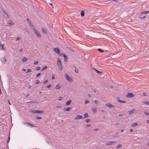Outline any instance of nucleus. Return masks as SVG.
<instances>
[{"label": "nucleus", "mask_w": 149, "mask_h": 149, "mask_svg": "<svg viewBox=\"0 0 149 149\" xmlns=\"http://www.w3.org/2000/svg\"><path fill=\"white\" fill-rule=\"evenodd\" d=\"M117 100L118 101V102H120V103L121 101V100L120 99L119 97H117Z\"/></svg>", "instance_id": "nucleus-39"}, {"label": "nucleus", "mask_w": 149, "mask_h": 149, "mask_svg": "<svg viewBox=\"0 0 149 149\" xmlns=\"http://www.w3.org/2000/svg\"><path fill=\"white\" fill-rule=\"evenodd\" d=\"M143 103L149 105V102L147 101H145L143 102Z\"/></svg>", "instance_id": "nucleus-29"}, {"label": "nucleus", "mask_w": 149, "mask_h": 149, "mask_svg": "<svg viewBox=\"0 0 149 149\" xmlns=\"http://www.w3.org/2000/svg\"><path fill=\"white\" fill-rule=\"evenodd\" d=\"M31 70L30 69H28L27 70L26 73L30 72H31Z\"/></svg>", "instance_id": "nucleus-40"}, {"label": "nucleus", "mask_w": 149, "mask_h": 149, "mask_svg": "<svg viewBox=\"0 0 149 149\" xmlns=\"http://www.w3.org/2000/svg\"><path fill=\"white\" fill-rule=\"evenodd\" d=\"M3 11V13H4V15L5 16L7 17L8 18V15L6 11H5L3 9H2Z\"/></svg>", "instance_id": "nucleus-16"}, {"label": "nucleus", "mask_w": 149, "mask_h": 149, "mask_svg": "<svg viewBox=\"0 0 149 149\" xmlns=\"http://www.w3.org/2000/svg\"><path fill=\"white\" fill-rule=\"evenodd\" d=\"M133 131V130L132 129H131L130 130V132H132Z\"/></svg>", "instance_id": "nucleus-62"}, {"label": "nucleus", "mask_w": 149, "mask_h": 149, "mask_svg": "<svg viewBox=\"0 0 149 149\" xmlns=\"http://www.w3.org/2000/svg\"><path fill=\"white\" fill-rule=\"evenodd\" d=\"M106 105L110 108L114 107V106L112 105L111 104L109 103H106Z\"/></svg>", "instance_id": "nucleus-8"}, {"label": "nucleus", "mask_w": 149, "mask_h": 149, "mask_svg": "<svg viewBox=\"0 0 149 149\" xmlns=\"http://www.w3.org/2000/svg\"><path fill=\"white\" fill-rule=\"evenodd\" d=\"M57 65L58 67L60 66V65H62L61 60H59L58 58L57 59Z\"/></svg>", "instance_id": "nucleus-10"}, {"label": "nucleus", "mask_w": 149, "mask_h": 149, "mask_svg": "<svg viewBox=\"0 0 149 149\" xmlns=\"http://www.w3.org/2000/svg\"><path fill=\"white\" fill-rule=\"evenodd\" d=\"M20 39V37H18L16 39V41H18Z\"/></svg>", "instance_id": "nucleus-51"}, {"label": "nucleus", "mask_w": 149, "mask_h": 149, "mask_svg": "<svg viewBox=\"0 0 149 149\" xmlns=\"http://www.w3.org/2000/svg\"><path fill=\"white\" fill-rule=\"evenodd\" d=\"M8 102L9 104H10H10H10V101H9L8 100Z\"/></svg>", "instance_id": "nucleus-61"}, {"label": "nucleus", "mask_w": 149, "mask_h": 149, "mask_svg": "<svg viewBox=\"0 0 149 149\" xmlns=\"http://www.w3.org/2000/svg\"><path fill=\"white\" fill-rule=\"evenodd\" d=\"M55 79V76L54 75L52 76V79Z\"/></svg>", "instance_id": "nucleus-49"}, {"label": "nucleus", "mask_w": 149, "mask_h": 149, "mask_svg": "<svg viewBox=\"0 0 149 149\" xmlns=\"http://www.w3.org/2000/svg\"><path fill=\"white\" fill-rule=\"evenodd\" d=\"M92 110L94 112V113H96L97 112V110L96 108H93L92 109Z\"/></svg>", "instance_id": "nucleus-22"}, {"label": "nucleus", "mask_w": 149, "mask_h": 149, "mask_svg": "<svg viewBox=\"0 0 149 149\" xmlns=\"http://www.w3.org/2000/svg\"><path fill=\"white\" fill-rule=\"evenodd\" d=\"M97 50L100 52H104V51L102 50L100 48H98L97 49Z\"/></svg>", "instance_id": "nucleus-28"}, {"label": "nucleus", "mask_w": 149, "mask_h": 149, "mask_svg": "<svg viewBox=\"0 0 149 149\" xmlns=\"http://www.w3.org/2000/svg\"><path fill=\"white\" fill-rule=\"evenodd\" d=\"M88 113H86L84 114V118H87L88 117Z\"/></svg>", "instance_id": "nucleus-25"}, {"label": "nucleus", "mask_w": 149, "mask_h": 149, "mask_svg": "<svg viewBox=\"0 0 149 149\" xmlns=\"http://www.w3.org/2000/svg\"><path fill=\"white\" fill-rule=\"evenodd\" d=\"M58 54L60 56H63V54H63V53H61V52H60Z\"/></svg>", "instance_id": "nucleus-31"}, {"label": "nucleus", "mask_w": 149, "mask_h": 149, "mask_svg": "<svg viewBox=\"0 0 149 149\" xmlns=\"http://www.w3.org/2000/svg\"><path fill=\"white\" fill-rule=\"evenodd\" d=\"M85 12L84 10H82L81 13V15L82 17H83L84 15Z\"/></svg>", "instance_id": "nucleus-21"}, {"label": "nucleus", "mask_w": 149, "mask_h": 149, "mask_svg": "<svg viewBox=\"0 0 149 149\" xmlns=\"http://www.w3.org/2000/svg\"><path fill=\"white\" fill-rule=\"evenodd\" d=\"M134 95H133L132 93H129L126 96V97H134Z\"/></svg>", "instance_id": "nucleus-6"}, {"label": "nucleus", "mask_w": 149, "mask_h": 149, "mask_svg": "<svg viewBox=\"0 0 149 149\" xmlns=\"http://www.w3.org/2000/svg\"><path fill=\"white\" fill-rule=\"evenodd\" d=\"M61 86L59 84H58L56 86L55 89L57 90L61 88Z\"/></svg>", "instance_id": "nucleus-14"}, {"label": "nucleus", "mask_w": 149, "mask_h": 149, "mask_svg": "<svg viewBox=\"0 0 149 149\" xmlns=\"http://www.w3.org/2000/svg\"><path fill=\"white\" fill-rule=\"evenodd\" d=\"M122 146V145L121 144H118L117 145L116 147L117 148H121Z\"/></svg>", "instance_id": "nucleus-24"}, {"label": "nucleus", "mask_w": 149, "mask_h": 149, "mask_svg": "<svg viewBox=\"0 0 149 149\" xmlns=\"http://www.w3.org/2000/svg\"><path fill=\"white\" fill-rule=\"evenodd\" d=\"M116 141H109L106 144L107 146H109L115 143H116Z\"/></svg>", "instance_id": "nucleus-4"}, {"label": "nucleus", "mask_w": 149, "mask_h": 149, "mask_svg": "<svg viewBox=\"0 0 149 149\" xmlns=\"http://www.w3.org/2000/svg\"><path fill=\"white\" fill-rule=\"evenodd\" d=\"M63 98V97H60L58 98V100H61Z\"/></svg>", "instance_id": "nucleus-42"}, {"label": "nucleus", "mask_w": 149, "mask_h": 149, "mask_svg": "<svg viewBox=\"0 0 149 149\" xmlns=\"http://www.w3.org/2000/svg\"><path fill=\"white\" fill-rule=\"evenodd\" d=\"M23 124L24 125H26V126H29L31 127H35V125L32 124H31L29 123H26V122H23Z\"/></svg>", "instance_id": "nucleus-5"}, {"label": "nucleus", "mask_w": 149, "mask_h": 149, "mask_svg": "<svg viewBox=\"0 0 149 149\" xmlns=\"http://www.w3.org/2000/svg\"><path fill=\"white\" fill-rule=\"evenodd\" d=\"M120 103H125L126 102L125 100H123V101L121 100Z\"/></svg>", "instance_id": "nucleus-46"}, {"label": "nucleus", "mask_w": 149, "mask_h": 149, "mask_svg": "<svg viewBox=\"0 0 149 149\" xmlns=\"http://www.w3.org/2000/svg\"><path fill=\"white\" fill-rule=\"evenodd\" d=\"M58 67L60 68V70H61L63 69L62 67V65H60V66H58Z\"/></svg>", "instance_id": "nucleus-45"}, {"label": "nucleus", "mask_w": 149, "mask_h": 149, "mask_svg": "<svg viewBox=\"0 0 149 149\" xmlns=\"http://www.w3.org/2000/svg\"><path fill=\"white\" fill-rule=\"evenodd\" d=\"M31 85H29V86H28V88H30L31 87Z\"/></svg>", "instance_id": "nucleus-63"}, {"label": "nucleus", "mask_w": 149, "mask_h": 149, "mask_svg": "<svg viewBox=\"0 0 149 149\" xmlns=\"http://www.w3.org/2000/svg\"><path fill=\"white\" fill-rule=\"evenodd\" d=\"M72 100H70L66 102L65 103V105H69L70 103H71Z\"/></svg>", "instance_id": "nucleus-17"}, {"label": "nucleus", "mask_w": 149, "mask_h": 149, "mask_svg": "<svg viewBox=\"0 0 149 149\" xmlns=\"http://www.w3.org/2000/svg\"><path fill=\"white\" fill-rule=\"evenodd\" d=\"M95 102L96 104H97L98 103V101L97 100H95Z\"/></svg>", "instance_id": "nucleus-43"}, {"label": "nucleus", "mask_w": 149, "mask_h": 149, "mask_svg": "<svg viewBox=\"0 0 149 149\" xmlns=\"http://www.w3.org/2000/svg\"><path fill=\"white\" fill-rule=\"evenodd\" d=\"M61 107V106H57L56 107L58 108H60Z\"/></svg>", "instance_id": "nucleus-60"}, {"label": "nucleus", "mask_w": 149, "mask_h": 149, "mask_svg": "<svg viewBox=\"0 0 149 149\" xmlns=\"http://www.w3.org/2000/svg\"><path fill=\"white\" fill-rule=\"evenodd\" d=\"M40 75V73H38V74L36 76L37 77H38Z\"/></svg>", "instance_id": "nucleus-53"}, {"label": "nucleus", "mask_w": 149, "mask_h": 149, "mask_svg": "<svg viewBox=\"0 0 149 149\" xmlns=\"http://www.w3.org/2000/svg\"><path fill=\"white\" fill-rule=\"evenodd\" d=\"M75 68V71L76 73H77L79 72V70L78 69H77L75 66L74 67Z\"/></svg>", "instance_id": "nucleus-27"}, {"label": "nucleus", "mask_w": 149, "mask_h": 149, "mask_svg": "<svg viewBox=\"0 0 149 149\" xmlns=\"http://www.w3.org/2000/svg\"><path fill=\"white\" fill-rule=\"evenodd\" d=\"M148 13H149V11H144L143 12V13L146 14H147Z\"/></svg>", "instance_id": "nucleus-47"}, {"label": "nucleus", "mask_w": 149, "mask_h": 149, "mask_svg": "<svg viewBox=\"0 0 149 149\" xmlns=\"http://www.w3.org/2000/svg\"><path fill=\"white\" fill-rule=\"evenodd\" d=\"M38 63V61H36L34 63V64L36 65Z\"/></svg>", "instance_id": "nucleus-48"}, {"label": "nucleus", "mask_w": 149, "mask_h": 149, "mask_svg": "<svg viewBox=\"0 0 149 149\" xmlns=\"http://www.w3.org/2000/svg\"><path fill=\"white\" fill-rule=\"evenodd\" d=\"M91 124H88V125H86V127H90V126H91Z\"/></svg>", "instance_id": "nucleus-52"}, {"label": "nucleus", "mask_w": 149, "mask_h": 149, "mask_svg": "<svg viewBox=\"0 0 149 149\" xmlns=\"http://www.w3.org/2000/svg\"><path fill=\"white\" fill-rule=\"evenodd\" d=\"M144 113L147 115H149V112L146 111L144 112Z\"/></svg>", "instance_id": "nucleus-37"}, {"label": "nucleus", "mask_w": 149, "mask_h": 149, "mask_svg": "<svg viewBox=\"0 0 149 149\" xmlns=\"http://www.w3.org/2000/svg\"><path fill=\"white\" fill-rule=\"evenodd\" d=\"M99 130L98 129H94V130L95 131H98Z\"/></svg>", "instance_id": "nucleus-64"}, {"label": "nucleus", "mask_w": 149, "mask_h": 149, "mask_svg": "<svg viewBox=\"0 0 149 149\" xmlns=\"http://www.w3.org/2000/svg\"><path fill=\"white\" fill-rule=\"evenodd\" d=\"M6 57H4V58H3L2 62L4 64H5L6 63Z\"/></svg>", "instance_id": "nucleus-20"}, {"label": "nucleus", "mask_w": 149, "mask_h": 149, "mask_svg": "<svg viewBox=\"0 0 149 149\" xmlns=\"http://www.w3.org/2000/svg\"><path fill=\"white\" fill-rule=\"evenodd\" d=\"M137 125V123H135L132 125V126L134 127L136 126Z\"/></svg>", "instance_id": "nucleus-32"}, {"label": "nucleus", "mask_w": 149, "mask_h": 149, "mask_svg": "<svg viewBox=\"0 0 149 149\" xmlns=\"http://www.w3.org/2000/svg\"><path fill=\"white\" fill-rule=\"evenodd\" d=\"M36 119H37L38 120L42 118L41 117H39V116H37L35 118Z\"/></svg>", "instance_id": "nucleus-34"}, {"label": "nucleus", "mask_w": 149, "mask_h": 149, "mask_svg": "<svg viewBox=\"0 0 149 149\" xmlns=\"http://www.w3.org/2000/svg\"><path fill=\"white\" fill-rule=\"evenodd\" d=\"M36 69L37 71H38L40 70V67H38L36 68Z\"/></svg>", "instance_id": "nucleus-36"}, {"label": "nucleus", "mask_w": 149, "mask_h": 149, "mask_svg": "<svg viewBox=\"0 0 149 149\" xmlns=\"http://www.w3.org/2000/svg\"><path fill=\"white\" fill-rule=\"evenodd\" d=\"M42 32L45 33L46 34L47 33V30L44 28H42Z\"/></svg>", "instance_id": "nucleus-13"}, {"label": "nucleus", "mask_w": 149, "mask_h": 149, "mask_svg": "<svg viewBox=\"0 0 149 149\" xmlns=\"http://www.w3.org/2000/svg\"><path fill=\"white\" fill-rule=\"evenodd\" d=\"M47 66H45L44 67L42 70V71L44 70H45V69H47Z\"/></svg>", "instance_id": "nucleus-33"}, {"label": "nucleus", "mask_w": 149, "mask_h": 149, "mask_svg": "<svg viewBox=\"0 0 149 149\" xmlns=\"http://www.w3.org/2000/svg\"><path fill=\"white\" fill-rule=\"evenodd\" d=\"M143 96H145L146 95V93H143Z\"/></svg>", "instance_id": "nucleus-58"}, {"label": "nucleus", "mask_w": 149, "mask_h": 149, "mask_svg": "<svg viewBox=\"0 0 149 149\" xmlns=\"http://www.w3.org/2000/svg\"><path fill=\"white\" fill-rule=\"evenodd\" d=\"M43 111H39V110H31L30 112L32 113H43Z\"/></svg>", "instance_id": "nucleus-2"}, {"label": "nucleus", "mask_w": 149, "mask_h": 149, "mask_svg": "<svg viewBox=\"0 0 149 149\" xmlns=\"http://www.w3.org/2000/svg\"><path fill=\"white\" fill-rule=\"evenodd\" d=\"M91 119H88L86 120V122L87 123H88V122L90 121H91Z\"/></svg>", "instance_id": "nucleus-38"}, {"label": "nucleus", "mask_w": 149, "mask_h": 149, "mask_svg": "<svg viewBox=\"0 0 149 149\" xmlns=\"http://www.w3.org/2000/svg\"><path fill=\"white\" fill-rule=\"evenodd\" d=\"M22 70L23 71L25 72L26 71V69L24 68H22Z\"/></svg>", "instance_id": "nucleus-55"}, {"label": "nucleus", "mask_w": 149, "mask_h": 149, "mask_svg": "<svg viewBox=\"0 0 149 149\" xmlns=\"http://www.w3.org/2000/svg\"><path fill=\"white\" fill-rule=\"evenodd\" d=\"M32 29L35 33L38 38H40L41 37L40 34L38 31L36 29H35L34 27H33Z\"/></svg>", "instance_id": "nucleus-1"}, {"label": "nucleus", "mask_w": 149, "mask_h": 149, "mask_svg": "<svg viewBox=\"0 0 149 149\" xmlns=\"http://www.w3.org/2000/svg\"><path fill=\"white\" fill-rule=\"evenodd\" d=\"M65 76L66 77V79L68 81H69L70 82L72 81L73 80L72 78L70 76L68 75L67 73L66 74Z\"/></svg>", "instance_id": "nucleus-3"}, {"label": "nucleus", "mask_w": 149, "mask_h": 149, "mask_svg": "<svg viewBox=\"0 0 149 149\" xmlns=\"http://www.w3.org/2000/svg\"><path fill=\"white\" fill-rule=\"evenodd\" d=\"M71 109V107H68L67 108H65L64 109V111H69Z\"/></svg>", "instance_id": "nucleus-15"}, {"label": "nucleus", "mask_w": 149, "mask_h": 149, "mask_svg": "<svg viewBox=\"0 0 149 149\" xmlns=\"http://www.w3.org/2000/svg\"><path fill=\"white\" fill-rule=\"evenodd\" d=\"M54 52L57 53V54L60 52L59 49L57 48H54Z\"/></svg>", "instance_id": "nucleus-9"}, {"label": "nucleus", "mask_w": 149, "mask_h": 149, "mask_svg": "<svg viewBox=\"0 0 149 149\" xmlns=\"http://www.w3.org/2000/svg\"><path fill=\"white\" fill-rule=\"evenodd\" d=\"M8 24H10V26L11 25H13L14 24V23L12 21L10 20L8 22Z\"/></svg>", "instance_id": "nucleus-18"}, {"label": "nucleus", "mask_w": 149, "mask_h": 149, "mask_svg": "<svg viewBox=\"0 0 149 149\" xmlns=\"http://www.w3.org/2000/svg\"><path fill=\"white\" fill-rule=\"evenodd\" d=\"M10 136H9L8 138V139L7 141V143H8L10 141Z\"/></svg>", "instance_id": "nucleus-44"}, {"label": "nucleus", "mask_w": 149, "mask_h": 149, "mask_svg": "<svg viewBox=\"0 0 149 149\" xmlns=\"http://www.w3.org/2000/svg\"><path fill=\"white\" fill-rule=\"evenodd\" d=\"M51 85H49L47 87V88H49L50 87H51Z\"/></svg>", "instance_id": "nucleus-56"}, {"label": "nucleus", "mask_w": 149, "mask_h": 149, "mask_svg": "<svg viewBox=\"0 0 149 149\" xmlns=\"http://www.w3.org/2000/svg\"><path fill=\"white\" fill-rule=\"evenodd\" d=\"M134 112V111L133 110H131L129 111V113L130 114H131Z\"/></svg>", "instance_id": "nucleus-30"}, {"label": "nucleus", "mask_w": 149, "mask_h": 149, "mask_svg": "<svg viewBox=\"0 0 149 149\" xmlns=\"http://www.w3.org/2000/svg\"><path fill=\"white\" fill-rule=\"evenodd\" d=\"M28 23H29V24L30 27H32V28L33 27H34L33 25V24H32V23H31V22L30 21H29V22Z\"/></svg>", "instance_id": "nucleus-23"}, {"label": "nucleus", "mask_w": 149, "mask_h": 149, "mask_svg": "<svg viewBox=\"0 0 149 149\" xmlns=\"http://www.w3.org/2000/svg\"><path fill=\"white\" fill-rule=\"evenodd\" d=\"M48 81L47 80H46L45 81H44L43 82V83L44 84H45L46 83H47Z\"/></svg>", "instance_id": "nucleus-50"}, {"label": "nucleus", "mask_w": 149, "mask_h": 149, "mask_svg": "<svg viewBox=\"0 0 149 149\" xmlns=\"http://www.w3.org/2000/svg\"><path fill=\"white\" fill-rule=\"evenodd\" d=\"M84 118L82 116L80 115H78L75 117L74 120H78L79 119H82Z\"/></svg>", "instance_id": "nucleus-7"}, {"label": "nucleus", "mask_w": 149, "mask_h": 149, "mask_svg": "<svg viewBox=\"0 0 149 149\" xmlns=\"http://www.w3.org/2000/svg\"><path fill=\"white\" fill-rule=\"evenodd\" d=\"M3 49V50H4V49L3 48V45L2 44H0V49Z\"/></svg>", "instance_id": "nucleus-26"}, {"label": "nucleus", "mask_w": 149, "mask_h": 149, "mask_svg": "<svg viewBox=\"0 0 149 149\" xmlns=\"http://www.w3.org/2000/svg\"><path fill=\"white\" fill-rule=\"evenodd\" d=\"M63 56L64 58V61L65 62L67 61L68 57L65 54H63Z\"/></svg>", "instance_id": "nucleus-11"}, {"label": "nucleus", "mask_w": 149, "mask_h": 149, "mask_svg": "<svg viewBox=\"0 0 149 149\" xmlns=\"http://www.w3.org/2000/svg\"><path fill=\"white\" fill-rule=\"evenodd\" d=\"M88 96L89 97H91V95L90 94H88Z\"/></svg>", "instance_id": "nucleus-59"}, {"label": "nucleus", "mask_w": 149, "mask_h": 149, "mask_svg": "<svg viewBox=\"0 0 149 149\" xmlns=\"http://www.w3.org/2000/svg\"><path fill=\"white\" fill-rule=\"evenodd\" d=\"M22 50H23V49H21L19 50V52H22Z\"/></svg>", "instance_id": "nucleus-57"}, {"label": "nucleus", "mask_w": 149, "mask_h": 149, "mask_svg": "<svg viewBox=\"0 0 149 149\" xmlns=\"http://www.w3.org/2000/svg\"><path fill=\"white\" fill-rule=\"evenodd\" d=\"M34 102L33 101H31L30 102H28L30 103H34L35 102Z\"/></svg>", "instance_id": "nucleus-54"}, {"label": "nucleus", "mask_w": 149, "mask_h": 149, "mask_svg": "<svg viewBox=\"0 0 149 149\" xmlns=\"http://www.w3.org/2000/svg\"><path fill=\"white\" fill-rule=\"evenodd\" d=\"M40 81L38 80H37L36 81L35 83L36 84H38L39 83Z\"/></svg>", "instance_id": "nucleus-35"}, {"label": "nucleus", "mask_w": 149, "mask_h": 149, "mask_svg": "<svg viewBox=\"0 0 149 149\" xmlns=\"http://www.w3.org/2000/svg\"><path fill=\"white\" fill-rule=\"evenodd\" d=\"M90 102L88 100H85V103L86 104H87L88 103H89Z\"/></svg>", "instance_id": "nucleus-41"}, {"label": "nucleus", "mask_w": 149, "mask_h": 149, "mask_svg": "<svg viewBox=\"0 0 149 149\" xmlns=\"http://www.w3.org/2000/svg\"><path fill=\"white\" fill-rule=\"evenodd\" d=\"M27 61V58H26L24 57L22 59V61L23 62H25Z\"/></svg>", "instance_id": "nucleus-19"}, {"label": "nucleus", "mask_w": 149, "mask_h": 149, "mask_svg": "<svg viewBox=\"0 0 149 149\" xmlns=\"http://www.w3.org/2000/svg\"><path fill=\"white\" fill-rule=\"evenodd\" d=\"M92 69H93V70L95 71H96V72L98 74H101V73H102V72L99 71L97 70V69H96L95 68H93Z\"/></svg>", "instance_id": "nucleus-12"}]
</instances>
